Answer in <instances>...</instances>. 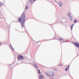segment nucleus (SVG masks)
<instances>
[{
    "instance_id": "nucleus-2",
    "label": "nucleus",
    "mask_w": 79,
    "mask_h": 79,
    "mask_svg": "<svg viewBox=\"0 0 79 79\" xmlns=\"http://www.w3.org/2000/svg\"><path fill=\"white\" fill-rule=\"evenodd\" d=\"M46 74L47 76H50L51 77H53L55 75V73L53 72H51L50 74L48 73V72H46Z\"/></svg>"
},
{
    "instance_id": "nucleus-28",
    "label": "nucleus",
    "mask_w": 79,
    "mask_h": 79,
    "mask_svg": "<svg viewBox=\"0 0 79 79\" xmlns=\"http://www.w3.org/2000/svg\"><path fill=\"white\" fill-rule=\"evenodd\" d=\"M40 42V41H39L37 42V43H38V42Z\"/></svg>"
},
{
    "instance_id": "nucleus-17",
    "label": "nucleus",
    "mask_w": 79,
    "mask_h": 79,
    "mask_svg": "<svg viewBox=\"0 0 79 79\" xmlns=\"http://www.w3.org/2000/svg\"><path fill=\"white\" fill-rule=\"evenodd\" d=\"M28 6H27V7L25 8V10H27L28 9Z\"/></svg>"
},
{
    "instance_id": "nucleus-23",
    "label": "nucleus",
    "mask_w": 79,
    "mask_h": 79,
    "mask_svg": "<svg viewBox=\"0 0 79 79\" xmlns=\"http://www.w3.org/2000/svg\"><path fill=\"white\" fill-rule=\"evenodd\" d=\"M12 49L13 50L15 51V50L14 49H13V48H12Z\"/></svg>"
},
{
    "instance_id": "nucleus-27",
    "label": "nucleus",
    "mask_w": 79,
    "mask_h": 79,
    "mask_svg": "<svg viewBox=\"0 0 79 79\" xmlns=\"http://www.w3.org/2000/svg\"><path fill=\"white\" fill-rule=\"evenodd\" d=\"M0 13H1V10H0Z\"/></svg>"
},
{
    "instance_id": "nucleus-3",
    "label": "nucleus",
    "mask_w": 79,
    "mask_h": 79,
    "mask_svg": "<svg viewBox=\"0 0 79 79\" xmlns=\"http://www.w3.org/2000/svg\"><path fill=\"white\" fill-rule=\"evenodd\" d=\"M68 15L71 21H73V17L71 16V13L70 12H69L68 13Z\"/></svg>"
},
{
    "instance_id": "nucleus-30",
    "label": "nucleus",
    "mask_w": 79,
    "mask_h": 79,
    "mask_svg": "<svg viewBox=\"0 0 79 79\" xmlns=\"http://www.w3.org/2000/svg\"><path fill=\"white\" fill-rule=\"evenodd\" d=\"M60 23H62V22H60Z\"/></svg>"
},
{
    "instance_id": "nucleus-31",
    "label": "nucleus",
    "mask_w": 79,
    "mask_h": 79,
    "mask_svg": "<svg viewBox=\"0 0 79 79\" xmlns=\"http://www.w3.org/2000/svg\"><path fill=\"white\" fill-rule=\"evenodd\" d=\"M64 19V18H63V19Z\"/></svg>"
},
{
    "instance_id": "nucleus-21",
    "label": "nucleus",
    "mask_w": 79,
    "mask_h": 79,
    "mask_svg": "<svg viewBox=\"0 0 79 79\" xmlns=\"http://www.w3.org/2000/svg\"><path fill=\"white\" fill-rule=\"evenodd\" d=\"M10 47H11V48L12 49L13 48V47H12V46H11V45H10Z\"/></svg>"
},
{
    "instance_id": "nucleus-12",
    "label": "nucleus",
    "mask_w": 79,
    "mask_h": 79,
    "mask_svg": "<svg viewBox=\"0 0 79 79\" xmlns=\"http://www.w3.org/2000/svg\"><path fill=\"white\" fill-rule=\"evenodd\" d=\"M38 74H40V73H41V72H40V69H38Z\"/></svg>"
},
{
    "instance_id": "nucleus-22",
    "label": "nucleus",
    "mask_w": 79,
    "mask_h": 79,
    "mask_svg": "<svg viewBox=\"0 0 79 79\" xmlns=\"http://www.w3.org/2000/svg\"><path fill=\"white\" fill-rule=\"evenodd\" d=\"M12 49L13 50L15 51V50L14 49H13V48H12Z\"/></svg>"
},
{
    "instance_id": "nucleus-32",
    "label": "nucleus",
    "mask_w": 79,
    "mask_h": 79,
    "mask_svg": "<svg viewBox=\"0 0 79 79\" xmlns=\"http://www.w3.org/2000/svg\"><path fill=\"white\" fill-rule=\"evenodd\" d=\"M55 1H56V0H55Z\"/></svg>"
},
{
    "instance_id": "nucleus-16",
    "label": "nucleus",
    "mask_w": 79,
    "mask_h": 79,
    "mask_svg": "<svg viewBox=\"0 0 79 79\" xmlns=\"http://www.w3.org/2000/svg\"><path fill=\"white\" fill-rule=\"evenodd\" d=\"M53 71H57V70L56 68L53 69Z\"/></svg>"
},
{
    "instance_id": "nucleus-10",
    "label": "nucleus",
    "mask_w": 79,
    "mask_h": 79,
    "mask_svg": "<svg viewBox=\"0 0 79 79\" xmlns=\"http://www.w3.org/2000/svg\"><path fill=\"white\" fill-rule=\"evenodd\" d=\"M74 24H73L72 25H71V27L70 28H71V31L73 30V26H74Z\"/></svg>"
},
{
    "instance_id": "nucleus-19",
    "label": "nucleus",
    "mask_w": 79,
    "mask_h": 79,
    "mask_svg": "<svg viewBox=\"0 0 79 79\" xmlns=\"http://www.w3.org/2000/svg\"><path fill=\"white\" fill-rule=\"evenodd\" d=\"M69 66H70V65H69L68 66V69H69Z\"/></svg>"
},
{
    "instance_id": "nucleus-33",
    "label": "nucleus",
    "mask_w": 79,
    "mask_h": 79,
    "mask_svg": "<svg viewBox=\"0 0 79 79\" xmlns=\"http://www.w3.org/2000/svg\"><path fill=\"white\" fill-rule=\"evenodd\" d=\"M64 42H65V41H64Z\"/></svg>"
},
{
    "instance_id": "nucleus-18",
    "label": "nucleus",
    "mask_w": 79,
    "mask_h": 79,
    "mask_svg": "<svg viewBox=\"0 0 79 79\" xmlns=\"http://www.w3.org/2000/svg\"><path fill=\"white\" fill-rule=\"evenodd\" d=\"M2 3H0V6H2Z\"/></svg>"
},
{
    "instance_id": "nucleus-26",
    "label": "nucleus",
    "mask_w": 79,
    "mask_h": 79,
    "mask_svg": "<svg viewBox=\"0 0 79 79\" xmlns=\"http://www.w3.org/2000/svg\"><path fill=\"white\" fill-rule=\"evenodd\" d=\"M33 1H34V2H35V0H33Z\"/></svg>"
},
{
    "instance_id": "nucleus-1",
    "label": "nucleus",
    "mask_w": 79,
    "mask_h": 79,
    "mask_svg": "<svg viewBox=\"0 0 79 79\" xmlns=\"http://www.w3.org/2000/svg\"><path fill=\"white\" fill-rule=\"evenodd\" d=\"M26 14L24 13H23L21 15V18H19L18 19V21L20 22L21 24V26L22 27H25V21H26Z\"/></svg>"
},
{
    "instance_id": "nucleus-20",
    "label": "nucleus",
    "mask_w": 79,
    "mask_h": 79,
    "mask_svg": "<svg viewBox=\"0 0 79 79\" xmlns=\"http://www.w3.org/2000/svg\"><path fill=\"white\" fill-rule=\"evenodd\" d=\"M63 65V64H60L59 65V66H61Z\"/></svg>"
},
{
    "instance_id": "nucleus-4",
    "label": "nucleus",
    "mask_w": 79,
    "mask_h": 79,
    "mask_svg": "<svg viewBox=\"0 0 79 79\" xmlns=\"http://www.w3.org/2000/svg\"><path fill=\"white\" fill-rule=\"evenodd\" d=\"M74 45H75V46L79 48V44L78 43L75 42L74 43Z\"/></svg>"
},
{
    "instance_id": "nucleus-25",
    "label": "nucleus",
    "mask_w": 79,
    "mask_h": 79,
    "mask_svg": "<svg viewBox=\"0 0 79 79\" xmlns=\"http://www.w3.org/2000/svg\"><path fill=\"white\" fill-rule=\"evenodd\" d=\"M50 79H53V78H50Z\"/></svg>"
},
{
    "instance_id": "nucleus-11",
    "label": "nucleus",
    "mask_w": 79,
    "mask_h": 79,
    "mask_svg": "<svg viewBox=\"0 0 79 79\" xmlns=\"http://www.w3.org/2000/svg\"><path fill=\"white\" fill-rule=\"evenodd\" d=\"M63 40V39L61 38H59V39L58 40H60V41H62V40Z\"/></svg>"
},
{
    "instance_id": "nucleus-9",
    "label": "nucleus",
    "mask_w": 79,
    "mask_h": 79,
    "mask_svg": "<svg viewBox=\"0 0 79 79\" xmlns=\"http://www.w3.org/2000/svg\"><path fill=\"white\" fill-rule=\"evenodd\" d=\"M58 4L60 7H61V6H62V2H60Z\"/></svg>"
},
{
    "instance_id": "nucleus-14",
    "label": "nucleus",
    "mask_w": 79,
    "mask_h": 79,
    "mask_svg": "<svg viewBox=\"0 0 79 79\" xmlns=\"http://www.w3.org/2000/svg\"><path fill=\"white\" fill-rule=\"evenodd\" d=\"M77 23V20L75 19L74 20V23Z\"/></svg>"
},
{
    "instance_id": "nucleus-5",
    "label": "nucleus",
    "mask_w": 79,
    "mask_h": 79,
    "mask_svg": "<svg viewBox=\"0 0 79 79\" xmlns=\"http://www.w3.org/2000/svg\"><path fill=\"white\" fill-rule=\"evenodd\" d=\"M3 19H4V17H3V15H2L0 14V21L3 20Z\"/></svg>"
},
{
    "instance_id": "nucleus-7",
    "label": "nucleus",
    "mask_w": 79,
    "mask_h": 79,
    "mask_svg": "<svg viewBox=\"0 0 79 79\" xmlns=\"http://www.w3.org/2000/svg\"><path fill=\"white\" fill-rule=\"evenodd\" d=\"M33 66H34V67H35V68H36V69H38V66L36 64H33Z\"/></svg>"
},
{
    "instance_id": "nucleus-8",
    "label": "nucleus",
    "mask_w": 79,
    "mask_h": 79,
    "mask_svg": "<svg viewBox=\"0 0 79 79\" xmlns=\"http://www.w3.org/2000/svg\"><path fill=\"white\" fill-rule=\"evenodd\" d=\"M40 79H44V77L42 75H40Z\"/></svg>"
},
{
    "instance_id": "nucleus-6",
    "label": "nucleus",
    "mask_w": 79,
    "mask_h": 79,
    "mask_svg": "<svg viewBox=\"0 0 79 79\" xmlns=\"http://www.w3.org/2000/svg\"><path fill=\"white\" fill-rule=\"evenodd\" d=\"M23 58V56L22 55H20L18 56V59L19 60H22Z\"/></svg>"
},
{
    "instance_id": "nucleus-13",
    "label": "nucleus",
    "mask_w": 79,
    "mask_h": 79,
    "mask_svg": "<svg viewBox=\"0 0 79 79\" xmlns=\"http://www.w3.org/2000/svg\"><path fill=\"white\" fill-rule=\"evenodd\" d=\"M65 71H68V69L67 67L65 69Z\"/></svg>"
},
{
    "instance_id": "nucleus-24",
    "label": "nucleus",
    "mask_w": 79,
    "mask_h": 79,
    "mask_svg": "<svg viewBox=\"0 0 79 79\" xmlns=\"http://www.w3.org/2000/svg\"><path fill=\"white\" fill-rule=\"evenodd\" d=\"M12 49L13 50L15 51V50L14 49H13V48H12Z\"/></svg>"
},
{
    "instance_id": "nucleus-15",
    "label": "nucleus",
    "mask_w": 79,
    "mask_h": 79,
    "mask_svg": "<svg viewBox=\"0 0 79 79\" xmlns=\"http://www.w3.org/2000/svg\"><path fill=\"white\" fill-rule=\"evenodd\" d=\"M30 2L31 3H33V0H30Z\"/></svg>"
},
{
    "instance_id": "nucleus-29",
    "label": "nucleus",
    "mask_w": 79,
    "mask_h": 79,
    "mask_svg": "<svg viewBox=\"0 0 79 79\" xmlns=\"http://www.w3.org/2000/svg\"><path fill=\"white\" fill-rule=\"evenodd\" d=\"M1 44H2L1 43H0V45H1Z\"/></svg>"
}]
</instances>
